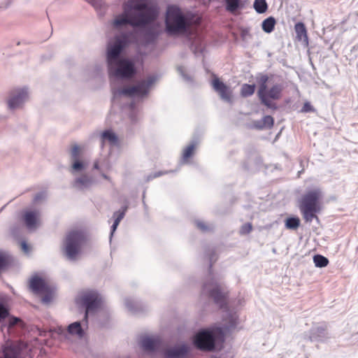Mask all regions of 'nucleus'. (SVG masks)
<instances>
[{
    "mask_svg": "<svg viewBox=\"0 0 358 358\" xmlns=\"http://www.w3.org/2000/svg\"><path fill=\"white\" fill-rule=\"evenodd\" d=\"M123 13L115 17L113 25L118 28L129 24L134 27H144L157 18L158 12L150 0H129L122 6Z\"/></svg>",
    "mask_w": 358,
    "mask_h": 358,
    "instance_id": "1",
    "label": "nucleus"
},
{
    "mask_svg": "<svg viewBox=\"0 0 358 358\" xmlns=\"http://www.w3.org/2000/svg\"><path fill=\"white\" fill-rule=\"evenodd\" d=\"M199 20H194L192 13H184L175 5L169 6L165 15V30L170 36H180L187 34L194 24H199Z\"/></svg>",
    "mask_w": 358,
    "mask_h": 358,
    "instance_id": "2",
    "label": "nucleus"
},
{
    "mask_svg": "<svg viewBox=\"0 0 358 358\" xmlns=\"http://www.w3.org/2000/svg\"><path fill=\"white\" fill-rule=\"evenodd\" d=\"M259 88L257 96L261 103L271 109H277V105L273 101H277L282 98L283 86L280 83L272 84L269 86V77L262 74L258 78Z\"/></svg>",
    "mask_w": 358,
    "mask_h": 358,
    "instance_id": "3",
    "label": "nucleus"
},
{
    "mask_svg": "<svg viewBox=\"0 0 358 358\" xmlns=\"http://www.w3.org/2000/svg\"><path fill=\"white\" fill-rule=\"evenodd\" d=\"M322 192L320 189L306 192L299 201V209L304 220L310 222L317 218L316 213L321 210Z\"/></svg>",
    "mask_w": 358,
    "mask_h": 358,
    "instance_id": "4",
    "label": "nucleus"
},
{
    "mask_svg": "<svg viewBox=\"0 0 358 358\" xmlns=\"http://www.w3.org/2000/svg\"><path fill=\"white\" fill-rule=\"evenodd\" d=\"M87 241V234L81 229H72L68 231L64 241V251L70 259H75Z\"/></svg>",
    "mask_w": 358,
    "mask_h": 358,
    "instance_id": "5",
    "label": "nucleus"
},
{
    "mask_svg": "<svg viewBox=\"0 0 358 358\" xmlns=\"http://www.w3.org/2000/svg\"><path fill=\"white\" fill-rule=\"evenodd\" d=\"M110 77L130 78L135 73L134 64L128 59L117 60L111 66H108Z\"/></svg>",
    "mask_w": 358,
    "mask_h": 358,
    "instance_id": "6",
    "label": "nucleus"
},
{
    "mask_svg": "<svg viewBox=\"0 0 358 358\" xmlns=\"http://www.w3.org/2000/svg\"><path fill=\"white\" fill-rule=\"evenodd\" d=\"M29 287L36 294H43L42 301L50 302L52 299V290L45 280L39 276H34L29 280Z\"/></svg>",
    "mask_w": 358,
    "mask_h": 358,
    "instance_id": "7",
    "label": "nucleus"
},
{
    "mask_svg": "<svg viewBox=\"0 0 358 358\" xmlns=\"http://www.w3.org/2000/svg\"><path fill=\"white\" fill-rule=\"evenodd\" d=\"M152 84L151 79L141 80L136 85L127 86L119 90V94L129 97L143 96L148 93L149 89Z\"/></svg>",
    "mask_w": 358,
    "mask_h": 358,
    "instance_id": "8",
    "label": "nucleus"
},
{
    "mask_svg": "<svg viewBox=\"0 0 358 358\" xmlns=\"http://www.w3.org/2000/svg\"><path fill=\"white\" fill-rule=\"evenodd\" d=\"M203 292H208L209 296L213 299L215 303L219 304L221 307L225 304L226 294L222 291L221 286L214 280L211 279L203 285Z\"/></svg>",
    "mask_w": 358,
    "mask_h": 358,
    "instance_id": "9",
    "label": "nucleus"
},
{
    "mask_svg": "<svg viewBox=\"0 0 358 358\" xmlns=\"http://www.w3.org/2000/svg\"><path fill=\"white\" fill-rule=\"evenodd\" d=\"M81 301L86 308L85 315V319L87 318L88 313L96 310L101 306V298L95 291H87L84 292L81 296Z\"/></svg>",
    "mask_w": 358,
    "mask_h": 358,
    "instance_id": "10",
    "label": "nucleus"
},
{
    "mask_svg": "<svg viewBox=\"0 0 358 358\" xmlns=\"http://www.w3.org/2000/svg\"><path fill=\"white\" fill-rule=\"evenodd\" d=\"M194 343L199 349L205 350H213L215 345L213 334L207 331L198 333L194 338Z\"/></svg>",
    "mask_w": 358,
    "mask_h": 358,
    "instance_id": "11",
    "label": "nucleus"
},
{
    "mask_svg": "<svg viewBox=\"0 0 358 358\" xmlns=\"http://www.w3.org/2000/svg\"><path fill=\"white\" fill-rule=\"evenodd\" d=\"M126 38L123 39L117 37L115 39V43L110 46L107 52V60L108 66H111L115 63L117 60H120L119 58L120 54L124 46Z\"/></svg>",
    "mask_w": 358,
    "mask_h": 358,
    "instance_id": "12",
    "label": "nucleus"
},
{
    "mask_svg": "<svg viewBox=\"0 0 358 358\" xmlns=\"http://www.w3.org/2000/svg\"><path fill=\"white\" fill-rule=\"evenodd\" d=\"M28 93L25 88L15 89L11 91L10 98L8 100V105L10 109L20 107L27 99Z\"/></svg>",
    "mask_w": 358,
    "mask_h": 358,
    "instance_id": "13",
    "label": "nucleus"
},
{
    "mask_svg": "<svg viewBox=\"0 0 358 358\" xmlns=\"http://www.w3.org/2000/svg\"><path fill=\"white\" fill-rule=\"evenodd\" d=\"M212 87L214 90L220 95V96L224 101L231 102L232 99V92L229 87L225 85L216 76L212 80Z\"/></svg>",
    "mask_w": 358,
    "mask_h": 358,
    "instance_id": "14",
    "label": "nucleus"
},
{
    "mask_svg": "<svg viewBox=\"0 0 358 358\" xmlns=\"http://www.w3.org/2000/svg\"><path fill=\"white\" fill-rule=\"evenodd\" d=\"M141 347L146 351H155L160 348L161 339L158 336L144 337L141 341Z\"/></svg>",
    "mask_w": 358,
    "mask_h": 358,
    "instance_id": "15",
    "label": "nucleus"
},
{
    "mask_svg": "<svg viewBox=\"0 0 358 358\" xmlns=\"http://www.w3.org/2000/svg\"><path fill=\"white\" fill-rule=\"evenodd\" d=\"M188 351V346L185 344H182L166 350L164 355L166 358H181L185 357Z\"/></svg>",
    "mask_w": 358,
    "mask_h": 358,
    "instance_id": "16",
    "label": "nucleus"
},
{
    "mask_svg": "<svg viewBox=\"0 0 358 358\" xmlns=\"http://www.w3.org/2000/svg\"><path fill=\"white\" fill-rule=\"evenodd\" d=\"M39 213L36 210H26L23 213V221L29 229H35L37 227Z\"/></svg>",
    "mask_w": 358,
    "mask_h": 358,
    "instance_id": "17",
    "label": "nucleus"
},
{
    "mask_svg": "<svg viewBox=\"0 0 358 358\" xmlns=\"http://www.w3.org/2000/svg\"><path fill=\"white\" fill-rule=\"evenodd\" d=\"M3 358H21L20 348L14 345H7L3 350Z\"/></svg>",
    "mask_w": 358,
    "mask_h": 358,
    "instance_id": "18",
    "label": "nucleus"
},
{
    "mask_svg": "<svg viewBox=\"0 0 358 358\" xmlns=\"http://www.w3.org/2000/svg\"><path fill=\"white\" fill-rule=\"evenodd\" d=\"M224 2L226 10L232 14L244 6L243 0H224Z\"/></svg>",
    "mask_w": 358,
    "mask_h": 358,
    "instance_id": "19",
    "label": "nucleus"
},
{
    "mask_svg": "<svg viewBox=\"0 0 358 358\" xmlns=\"http://www.w3.org/2000/svg\"><path fill=\"white\" fill-rule=\"evenodd\" d=\"M127 207L125 206L122 208V210L116 211L113 214V217L115 218L114 223L111 227V235L116 230L117 226L119 225L120 221L124 218L125 213L127 211Z\"/></svg>",
    "mask_w": 358,
    "mask_h": 358,
    "instance_id": "20",
    "label": "nucleus"
},
{
    "mask_svg": "<svg viewBox=\"0 0 358 358\" xmlns=\"http://www.w3.org/2000/svg\"><path fill=\"white\" fill-rule=\"evenodd\" d=\"M68 332L71 335H76L79 337H82L83 335V331L79 322L69 324L68 327Z\"/></svg>",
    "mask_w": 358,
    "mask_h": 358,
    "instance_id": "21",
    "label": "nucleus"
},
{
    "mask_svg": "<svg viewBox=\"0 0 358 358\" xmlns=\"http://www.w3.org/2000/svg\"><path fill=\"white\" fill-rule=\"evenodd\" d=\"M294 29L296 34V36L299 40L307 38V31L303 23L298 22L294 26Z\"/></svg>",
    "mask_w": 358,
    "mask_h": 358,
    "instance_id": "22",
    "label": "nucleus"
},
{
    "mask_svg": "<svg viewBox=\"0 0 358 358\" xmlns=\"http://www.w3.org/2000/svg\"><path fill=\"white\" fill-rule=\"evenodd\" d=\"M12 262L11 257L6 252H0V272L6 269Z\"/></svg>",
    "mask_w": 358,
    "mask_h": 358,
    "instance_id": "23",
    "label": "nucleus"
},
{
    "mask_svg": "<svg viewBox=\"0 0 358 358\" xmlns=\"http://www.w3.org/2000/svg\"><path fill=\"white\" fill-rule=\"evenodd\" d=\"M275 20L273 17H269L262 22V29L266 33H271L274 29Z\"/></svg>",
    "mask_w": 358,
    "mask_h": 358,
    "instance_id": "24",
    "label": "nucleus"
},
{
    "mask_svg": "<svg viewBox=\"0 0 358 358\" xmlns=\"http://www.w3.org/2000/svg\"><path fill=\"white\" fill-rule=\"evenodd\" d=\"M255 91V85L243 84L241 89V95L243 97H248L252 95Z\"/></svg>",
    "mask_w": 358,
    "mask_h": 358,
    "instance_id": "25",
    "label": "nucleus"
},
{
    "mask_svg": "<svg viewBox=\"0 0 358 358\" xmlns=\"http://www.w3.org/2000/svg\"><path fill=\"white\" fill-rule=\"evenodd\" d=\"M195 145L194 144H190L188 146H187L182 152V161L184 162H187L190 157H192L194 153L195 150Z\"/></svg>",
    "mask_w": 358,
    "mask_h": 358,
    "instance_id": "26",
    "label": "nucleus"
},
{
    "mask_svg": "<svg viewBox=\"0 0 358 358\" xmlns=\"http://www.w3.org/2000/svg\"><path fill=\"white\" fill-rule=\"evenodd\" d=\"M313 262L317 267H325L329 264V260L327 257L320 255H316L313 257Z\"/></svg>",
    "mask_w": 358,
    "mask_h": 358,
    "instance_id": "27",
    "label": "nucleus"
},
{
    "mask_svg": "<svg viewBox=\"0 0 358 358\" xmlns=\"http://www.w3.org/2000/svg\"><path fill=\"white\" fill-rule=\"evenodd\" d=\"M300 225L299 217H288L285 220V227L289 229H296Z\"/></svg>",
    "mask_w": 358,
    "mask_h": 358,
    "instance_id": "28",
    "label": "nucleus"
},
{
    "mask_svg": "<svg viewBox=\"0 0 358 358\" xmlns=\"http://www.w3.org/2000/svg\"><path fill=\"white\" fill-rule=\"evenodd\" d=\"M254 8L258 13H264L266 11L268 6L265 0H255Z\"/></svg>",
    "mask_w": 358,
    "mask_h": 358,
    "instance_id": "29",
    "label": "nucleus"
},
{
    "mask_svg": "<svg viewBox=\"0 0 358 358\" xmlns=\"http://www.w3.org/2000/svg\"><path fill=\"white\" fill-rule=\"evenodd\" d=\"M102 138L103 141H108L112 145H115L117 142V136L111 131H105L102 134Z\"/></svg>",
    "mask_w": 358,
    "mask_h": 358,
    "instance_id": "30",
    "label": "nucleus"
},
{
    "mask_svg": "<svg viewBox=\"0 0 358 358\" xmlns=\"http://www.w3.org/2000/svg\"><path fill=\"white\" fill-rule=\"evenodd\" d=\"M90 182L91 180L87 176H82L76 180L74 185L78 187H82L83 186H87Z\"/></svg>",
    "mask_w": 358,
    "mask_h": 358,
    "instance_id": "31",
    "label": "nucleus"
},
{
    "mask_svg": "<svg viewBox=\"0 0 358 358\" xmlns=\"http://www.w3.org/2000/svg\"><path fill=\"white\" fill-rule=\"evenodd\" d=\"M81 153H82V148L79 145L75 144L71 147V156L73 160L79 159V157H80Z\"/></svg>",
    "mask_w": 358,
    "mask_h": 358,
    "instance_id": "32",
    "label": "nucleus"
},
{
    "mask_svg": "<svg viewBox=\"0 0 358 358\" xmlns=\"http://www.w3.org/2000/svg\"><path fill=\"white\" fill-rule=\"evenodd\" d=\"M264 129H271L274 124V119L271 115H265L262 119Z\"/></svg>",
    "mask_w": 358,
    "mask_h": 358,
    "instance_id": "33",
    "label": "nucleus"
},
{
    "mask_svg": "<svg viewBox=\"0 0 358 358\" xmlns=\"http://www.w3.org/2000/svg\"><path fill=\"white\" fill-rule=\"evenodd\" d=\"M252 230V225L251 223H245L240 229V234L241 235H245L250 233Z\"/></svg>",
    "mask_w": 358,
    "mask_h": 358,
    "instance_id": "34",
    "label": "nucleus"
},
{
    "mask_svg": "<svg viewBox=\"0 0 358 358\" xmlns=\"http://www.w3.org/2000/svg\"><path fill=\"white\" fill-rule=\"evenodd\" d=\"M72 168L75 171H80L84 168V164L79 159H74L72 164Z\"/></svg>",
    "mask_w": 358,
    "mask_h": 358,
    "instance_id": "35",
    "label": "nucleus"
},
{
    "mask_svg": "<svg viewBox=\"0 0 358 358\" xmlns=\"http://www.w3.org/2000/svg\"><path fill=\"white\" fill-rule=\"evenodd\" d=\"M196 227L202 231H207L210 230L209 226H208L206 223L201 221L196 222Z\"/></svg>",
    "mask_w": 358,
    "mask_h": 358,
    "instance_id": "36",
    "label": "nucleus"
},
{
    "mask_svg": "<svg viewBox=\"0 0 358 358\" xmlns=\"http://www.w3.org/2000/svg\"><path fill=\"white\" fill-rule=\"evenodd\" d=\"M8 315V311L6 308L0 303V320L6 318Z\"/></svg>",
    "mask_w": 358,
    "mask_h": 358,
    "instance_id": "37",
    "label": "nucleus"
},
{
    "mask_svg": "<svg viewBox=\"0 0 358 358\" xmlns=\"http://www.w3.org/2000/svg\"><path fill=\"white\" fill-rule=\"evenodd\" d=\"M20 247H21L22 250L24 253L28 254L30 252V250H31L30 246L25 241H22L21 242Z\"/></svg>",
    "mask_w": 358,
    "mask_h": 358,
    "instance_id": "38",
    "label": "nucleus"
},
{
    "mask_svg": "<svg viewBox=\"0 0 358 358\" xmlns=\"http://www.w3.org/2000/svg\"><path fill=\"white\" fill-rule=\"evenodd\" d=\"M313 110V106L310 105V103L308 102H306L303 104L302 109H301V112L308 113V112L312 111Z\"/></svg>",
    "mask_w": 358,
    "mask_h": 358,
    "instance_id": "39",
    "label": "nucleus"
},
{
    "mask_svg": "<svg viewBox=\"0 0 358 358\" xmlns=\"http://www.w3.org/2000/svg\"><path fill=\"white\" fill-rule=\"evenodd\" d=\"M253 127L258 130H262L264 129L262 120L255 121L253 122Z\"/></svg>",
    "mask_w": 358,
    "mask_h": 358,
    "instance_id": "40",
    "label": "nucleus"
},
{
    "mask_svg": "<svg viewBox=\"0 0 358 358\" xmlns=\"http://www.w3.org/2000/svg\"><path fill=\"white\" fill-rule=\"evenodd\" d=\"M20 321V319H18L17 317H13V318L10 319L9 326L13 327V326L15 325Z\"/></svg>",
    "mask_w": 358,
    "mask_h": 358,
    "instance_id": "41",
    "label": "nucleus"
},
{
    "mask_svg": "<svg viewBox=\"0 0 358 358\" xmlns=\"http://www.w3.org/2000/svg\"><path fill=\"white\" fill-rule=\"evenodd\" d=\"M215 256H216V255L214 252L210 256V261L211 262L210 266H212V264L214 263L217 260V257H215Z\"/></svg>",
    "mask_w": 358,
    "mask_h": 358,
    "instance_id": "42",
    "label": "nucleus"
},
{
    "mask_svg": "<svg viewBox=\"0 0 358 358\" xmlns=\"http://www.w3.org/2000/svg\"><path fill=\"white\" fill-rule=\"evenodd\" d=\"M94 168L96 169H99V164L97 162H95L94 164Z\"/></svg>",
    "mask_w": 358,
    "mask_h": 358,
    "instance_id": "43",
    "label": "nucleus"
}]
</instances>
